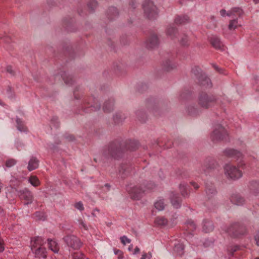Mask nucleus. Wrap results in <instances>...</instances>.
I'll list each match as a JSON object with an SVG mask.
<instances>
[{
  "instance_id": "nucleus-1",
  "label": "nucleus",
  "mask_w": 259,
  "mask_h": 259,
  "mask_svg": "<svg viewBox=\"0 0 259 259\" xmlns=\"http://www.w3.org/2000/svg\"><path fill=\"white\" fill-rule=\"evenodd\" d=\"M138 142L135 141H130L127 144L124 142H120L118 141H115L104 147L103 155L106 158L118 159L123 156L127 149L134 151L138 148Z\"/></svg>"
},
{
  "instance_id": "nucleus-2",
  "label": "nucleus",
  "mask_w": 259,
  "mask_h": 259,
  "mask_svg": "<svg viewBox=\"0 0 259 259\" xmlns=\"http://www.w3.org/2000/svg\"><path fill=\"white\" fill-rule=\"evenodd\" d=\"M217 101L218 98L215 96L203 92L199 93L197 98L198 105L204 109L215 105Z\"/></svg>"
},
{
  "instance_id": "nucleus-3",
  "label": "nucleus",
  "mask_w": 259,
  "mask_h": 259,
  "mask_svg": "<svg viewBox=\"0 0 259 259\" xmlns=\"http://www.w3.org/2000/svg\"><path fill=\"white\" fill-rule=\"evenodd\" d=\"M155 187L153 183L148 184L144 186H136L134 187L126 186V191L130 194L132 199L135 200L140 199L143 194L148 190H151Z\"/></svg>"
},
{
  "instance_id": "nucleus-4",
  "label": "nucleus",
  "mask_w": 259,
  "mask_h": 259,
  "mask_svg": "<svg viewBox=\"0 0 259 259\" xmlns=\"http://www.w3.org/2000/svg\"><path fill=\"white\" fill-rule=\"evenodd\" d=\"M191 73L198 79L201 85L206 88L211 87L212 85L210 79L205 73L202 72L201 69L199 67L195 66L193 68Z\"/></svg>"
},
{
  "instance_id": "nucleus-5",
  "label": "nucleus",
  "mask_w": 259,
  "mask_h": 259,
  "mask_svg": "<svg viewBox=\"0 0 259 259\" xmlns=\"http://www.w3.org/2000/svg\"><path fill=\"white\" fill-rule=\"evenodd\" d=\"M228 134L226 129L221 124H216L214 126L210 138L213 142L226 140Z\"/></svg>"
},
{
  "instance_id": "nucleus-6",
  "label": "nucleus",
  "mask_w": 259,
  "mask_h": 259,
  "mask_svg": "<svg viewBox=\"0 0 259 259\" xmlns=\"http://www.w3.org/2000/svg\"><path fill=\"white\" fill-rule=\"evenodd\" d=\"M143 7L144 14L149 19H154L157 17V8L152 1L146 0L143 4Z\"/></svg>"
},
{
  "instance_id": "nucleus-7",
  "label": "nucleus",
  "mask_w": 259,
  "mask_h": 259,
  "mask_svg": "<svg viewBox=\"0 0 259 259\" xmlns=\"http://www.w3.org/2000/svg\"><path fill=\"white\" fill-rule=\"evenodd\" d=\"M93 99L92 98H87L83 100L80 106L83 112L88 113L91 111H97L100 109L101 105L98 101L96 100H94L93 103H91L90 102Z\"/></svg>"
},
{
  "instance_id": "nucleus-8",
  "label": "nucleus",
  "mask_w": 259,
  "mask_h": 259,
  "mask_svg": "<svg viewBox=\"0 0 259 259\" xmlns=\"http://www.w3.org/2000/svg\"><path fill=\"white\" fill-rule=\"evenodd\" d=\"M224 170L225 174L228 177L233 180L238 179L242 176V173L239 169L230 164L225 165Z\"/></svg>"
},
{
  "instance_id": "nucleus-9",
  "label": "nucleus",
  "mask_w": 259,
  "mask_h": 259,
  "mask_svg": "<svg viewBox=\"0 0 259 259\" xmlns=\"http://www.w3.org/2000/svg\"><path fill=\"white\" fill-rule=\"evenodd\" d=\"M226 232L233 237H238L239 235L245 233L246 230L244 226L240 225L239 223H234L228 228Z\"/></svg>"
},
{
  "instance_id": "nucleus-10",
  "label": "nucleus",
  "mask_w": 259,
  "mask_h": 259,
  "mask_svg": "<svg viewBox=\"0 0 259 259\" xmlns=\"http://www.w3.org/2000/svg\"><path fill=\"white\" fill-rule=\"evenodd\" d=\"M63 239L68 246L73 250H78L81 246V242L75 236L68 235L64 237Z\"/></svg>"
},
{
  "instance_id": "nucleus-11",
  "label": "nucleus",
  "mask_w": 259,
  "mask_h": 259,
  "mask_svg": "<svg viewBox=\"0 0 259 259\" xmlns=\"http://www.w3.org/2000/svg\"><path fill=\"white\" fill-rule=\"evenodd\" d=\"M18 195L20 199H24L26 201L25 203V205L32 203L33 201V195L32 193L27 188H24L22 190H17Z\"/></svg>"
},
{
  "instance_id": "nucleus-12",
  "label": "nucleus",
  "mask_w": 259,
  "mask_h": 259,
  "mask_svg": "<svg viewBox=\"0 0 259 259\" xmlns=\"http://www.w3.org/2000/svg\"><path fill=\"white\" fill-rule=\"evenodd\" d=\"M218 165L217 162L213 158H207L206 159L204 165L202 166V170L201 172L206 174L209 170L215 168Z\"/></svg>"
},
{
  "instance_id": "nucleus-13",
  "label": "nucleus",
  "mask_w": 259,
  "mask_h": 259,
  "mask_svg": "<svg viewBox=\"0 0 259 259\" xmlns=\"http://www.w3.org/2000/svg\"><path fill=\"white\" fill-rule=\"evenodd\" d=\"M224 154L225 155L229 156L230 157H232L236 159L237 160H239L242 158V153L236 150L233 149H227L224 151ZM242 161L240 159L239 166L241 167L243 165H244V163H242Z\"/></svg>"
},
{
  "instance_id": "nucleus-14",
  "label": "nucleus",
  "mask_w": 259,
  "mask_h": 259,
  "mask_svg": "<svg viewBox=\"0 0 259 259\" xmlns=\"http://www.w3.org/2000/svg\"><path fill=\"white\" fill-rule=\"evenodd\" d=\"M131 166L127 163H122L118 168V174L121 179H125L129 175Z\"/></svg>"
},
{
  "instance_id": "nucleus-15",
  "label": "nucleus",
  "mask_w": 259,
  "mask_h": 259,
  "mask_svg": "<svg viewBox=\"0 0 259 259\" xmlns=\"http://www.w3.org/2000/svg\"><path fill=\"white\" fill-rule=\"evenodd\" d=\"M159 40L155 34H151L147 39L145 45L147 48L153 49L158 46Z\"/></svg>"
},
{
  "instance_id": "nucleus-16",
  "label": "nucleus",
  "mask_w": 259,
  "mask_h": 259,
  "mask_svg": "<svg viewBox=\"0 0 259 259\" xmlns=\"http://www.w3.org/2000/svg\"><path fill=\"white\" fill-rule=\"evenodd\" d=\"M170 199L171 203L174 208L177 209L181 207L182 200L178 194L171 192Z\"/></svg>"
},
{
  "instance_id": "nucleus-17",
  "label": "nucleus",
  "mask_w": 259,
  "mask_h": 259,
  "mask_svg": "<svg viewBox=\"0 0 259 259\" xmlns=\"http://www.w3.org/2000/svg\"><path fill=\"white\" fill-rule=\"evenodd\" d=\"M206 194L208 199L212 198L217 194V191L213 184H206Z\"/></svg>"
},
{
  "instance_id": "nucleus-18",
  "label": "nucleus",
  "mask_w": 259,
  "mask_h": 259,
  "mask_svg": "<svg viewBox=\"0 0 259 259\" xmlns=\"http://www.w3.org/2000/svg\"><path fill=\"white\" fill-rule=\"evenodd\" d=\"M211 44L215 49L219 50H224V45L221 41L220 38L217 36H212L210 39Z\"/></svg>"
},
{
  "instance_id": "nucleus-19",
  "label": "nucleus",
  "mask_w": 259,
  "mask_h": 259,
  "mask_svg": "<svg viewBox=\"0 0 259 259\" xmlns=\"http://www.w3.org/2000/svg\"><path fill=\"white\" fill-rule=\"evenodd\" d=\"M39 163V160L35 156H31L27 166L28 170L30 171L33 170L38 167Z\"/></svg>"
},
{
  "instance_id": "nucleus-20",
  "label": "nucleus",
  "mask_w": 259,
  "mask_h": 259,
  "mask_svg": "<svg viewBox=\"0 0 259 259\" xmlns=\"http://www.w3.org/2000/svg\"><path fill=\"white\" fill-rule=\"evenodd\" d=\"M214 229V226L211 221L204 220L203 222L202 230L205 233H209Z\"/></svg>"
},
{
  "instance_id": "nucleus-21",
  "label": "nucleus",
  "mask_w": 259,
  "mask_h": 259,
  "mask_svg": "<svg viewBox=\"0 0 259 259\" xmlns=\"http://www.w3.org/2000/svg\"><path fill=\"white\" fill-rule=\"evenodd\" d=\"M114 100L112 98H110L108 101L105 102L103 109L105 112H110L113 110Z\"/></svg>"
},
{
  "instance_id": "nucleus-22",
  "label": "nucleus",
  "mask_w": 259,
  "mask_h": 259,
  "mask_svg": "<svg viewBox=\"0 0 259 259\" xmlns=\"http://www.w3.org/2000/svg\"><path fill=\"white\" fill-rule=\"evenodd\" d=\"M231 202L237 205H241L244 202V199L239 194H233L230 197Z\"/></svg>"
},
{
  "instance_id": "nucleus-23",
  "label": "nucleus",
  "mask_w": 259,
  "mask_h": 259,
  "mask_svg": "<svg viewBox=\"0 0 259 259\" xmlns=\"http://www.w3.org/2000/svg\"><path fill=\"white\" fill-rule=\"evenodd\" d=\"M34 252L35 256L38 258H46L47 257L46 249L44 247L39 246L35 248Z\"/></svg>"
},
{
  "instance_id": "nucleus-24",
  "label": "nucleus",
  "mask_w": 259,
  "mask_h": 259,
  "mask_svg": "<svg viewBox=\"0 0 259 259\" xmlns=\"http://www.w3.org/2000/svg\"><path fill=\"white\" fill-rule=\"evenodd\" d=\"M176 67L177 64L169 59L165 60L163 64V69L167 71H170Z\"/></svg>"
},
{
  "instance_id": "nucleus-25",
  "label": "nucleus",
  "mask_w": 259,
  "mask_h": 259,
  "mask_svg": "<svg viewBox=\"0 0 259 259\" xmlns=\"http://www.w3.org/2000/svg\"><path fill=\"white\" fill-rule=\"evenodd\" d=\"M179 42L183 47H188L190 45L189 38L186 34H182L180 36Z\"/></svg>"
},
{
  "instance_id": "nucleus-26",
  "label": "nucleus",
  "mask_w": 259,
  "mask_h": 259,
  "mask_svg": "<svg viewBox=\"0 0 259 259\" xmlns=\"http://www.w3.org/2000/svg\"><path fill=\"white\" fill-rule=\"evenodd\" d=\"M118 15V12L115 7H110L107 11V16L109 19L113 20Z\"/></svg>"
},
{
  "instance_id": "nucleus-27",
  "label": "nucleus",
  "mask_w": 259,
  "mask_h": 259,
  "mask_svg": "<svg viewBox=\"0 0 259 259\" xmlns=\"http://www.w3.org/2000/svg\"><path fill=\"white\" fill-rule=\"evenodd\" d=\"M166 35L171 39H173L176 37L177 29L176 27L169 25L167 27L166 31Z\"/></svg>"
},
{
  "instance_id": "nucleus-28",
  "label": "nucleus",
  "mask_w": 259,
  "mask_h": 259,
  "mask_svg": "<svg viewBox=\"0 0 259 259\" xmlns=\"http://www.w3.org/2000/svg\"><path fill=\"white\" fill-rule=\"evenodd\" d=\"M189 18L187 15L178 16L175 19L177 24H185L189 22Z\"/></svg>"
},
{
  "instance_id": "nucleus-29",
  "label": "nucleus",
  "mask_w": 259,
  "mask_h": 259,
  "mask_svg": "<svg viewBox=\"0 0 259 259\" xmlns=\"http://www.w3.org/2000/svg\"><path fill=\"white\" fill-rule=\"evenodd\" d=\"M44 242V239L41 237H36L33 240L31 241V249L37 248V246H41Z\"/></svg>"
},
{
  "instance_id": "nucleus-30",
  "label": "nucleus",
  "mask_w": 259,
  "mask_h": 259,
  "mask_svg": "<svg viewBox=\"0 0 259 259\" xmlns=\"http://www.w3.org/2000/svg\"><path fill=\"white\" fill-rule=\"evenodd\" d=\"M49 248L54 253H58L59 250V246L58 243L54 240L48 239Z\"/></svg>"
},
{
  "instance_id": "nucleus-31",
  "label": "nucleus",
  "mask_w": 259,
  "mask_h": 259,
  "mask_svg": "<svg viewBox=\"0 0 259 259\" xmlns=\"http://www.w3.org/2000/svg\"><path fill=\"white\" fill-rule=\"evenodd\" d=\"M187 111L188 114L191 116H196L201 112L200 109L194 105L189 106L187 108Z\"/></svg>"
},
{
  "instance_id": "nucleus-32",
  "label": "nucleus",
  "mask_w": 259,
  "mask_h": 259,
  "mask_svg": "<svg viewBox=\"0 0 259 259\" xmlns=\"http://www.w3.org/2000/svg\"><path fill=\"white\" fill-rule=\"evenodd\" d=\"M60 76L64 81L66 84L70 85L74 82L73 77L70 75H67L66 72H63Z\"/></svg>"
},
{
  "instance_id": "nucleus-33",
  "label": "nucleus",
  "mask_w": 259,
  "mask_h": 259,
  "mask_svg": "<svg viewBox=\"0 0 259 259\" xmlns=\"http://www.w3.org/2000/svg\"><path fill=\"white\" fill-rule=\"evenodd\" d=\"M17 123V128L18 131L21 132H26L27 131V128L24 124L23 121L20 118H17L16 119Z\"/></svg>"
},
{
  "instance_id": "nucleus-34",
  "label": "nucleus",
  "mask_w": 259,
  "mask_h": 259,
  "mask_svg": "<svg viewBox=\"0 0 259 259\" xmlns=\"http://www.w3.org/2000/svg\"><path fill=\"white\" fill-rule=\"evenodd\" d=\"M125 118L124 114L121 113H117L114 115L113 120L115 124H119L124 120Z\"/></svg>"
},
{
  "instance_id": "nucleus-35",
  "label": "nucleus",
  "mask_w": 259,
  "mask_h": 259,
  "mask_svg": "<svg viewBox=\"0 0 259 259\" xmlns=\"http://www.w3.org/2000/svg\"><path fill=\"white\" fill-rule=\"evenodd\" d=\"M155 224L158 226H165L167 223V220L162 217H158L155 218L154 221Z\"/></svg>"
},
{
  "instance_id": "nucleus-36",
  "label": "nucleus",
  "mask_w": 259,
  "mask_h": 259,
  "mask_svg": "<svg viewBox=\"0 0 259 259\" xmlns=\"http://www.w3.org/2000/svg\"><path fill=\"white\" fill-rule=\"evenodd\" d=\"M154 206L156 209L159 211L163 210L165 207L164 200L159 199L154 203Z\"/></svg>"
},
{
  "instance_id": "nucleus-37",
  "label": "nucleus",
  "mask_w": 259,
  "mask_h": 259,
  "mask_svg": "<svg viewBox=\"0 0 259 259\" xmlns=\"http://www.w3.org/2000/svg\"><path fill=\"white\" fill-rule=\"evenodd\" d=\"M136 114L138 119L141 122H145L146 115L145 113L142 110H139L136 111Z\"/></svg>"
},
{
  "instance_id": "nucleus-38",
  "label": "nucleus",
  "mask_w": 259,
  "mask_h": 259,
  "mask_svg": "<svg viewBox=\"0 0 259 259\" xmlns=\"http://www.w3.org/2000/svg\"><path fill=\"white\" fill-rule=\"evenodd\" d=\"M187 229L189 233H191V232H193L196 228V226L194 222L192 220H189L187 222Z\"/></svg>"
},
{
  "instance_id": "nucleus-39",
  "label": "nucleus",
  "mask_w": 259,
  "mask_h": 259,
  "mask_svg": "<svg viewBox=\"0 0 259 259\" xmlns=\"http://www.w3.org/2000/svg\"><path fill=\"white\" fill-rule=\"evenodd\" d=\"M187 185L185 183H181L179 185V189L181 191V194L184 197L188 196V193L187 192Z\"/></svg>"
},
{
  "instance_id": "nucleus-40",
  "label": "nucleus",
  "mask_w": 259,
  "mask_h": 259,
  "mask_svg": "<svg viewBox=\"0 0 259 259\" xmlns=\"http://www.w3.org/2000/svg\"><path fill=\"white\" fill-rule=\"evenodd\" d=\"M184 249V246L182 243H179L175 244L174 250L176 251L179 255L183 254V250Z\"/></svg>"
},
{
  "instance_id": "nucleus-41",
  "label": "nucleus",
  "mask_w": 259,
  "mask_h": 259,
  "mask_svg": "<svg viewBox=\"0 0 259 259\" xmlns=\"http://www.w3.org/2000/svg\"><path fill=\"white\" fill-rule=\"evenodd\" d=\"M238 26L237 19H234L231 20L228 25V29L230 30L235 29Z\"/></svg>"
},
{
  "instance_id": "nucleus-42",
  "label": "nucleus",
  "mask_w": 259,
  "mask_h": 259,
  "mask_svg": "<svg viewBox=\"0 0 259 259\" xmlns=\"http://www.w3.org/2000/svg\"><path fill=\"white\" fill-rule=\"evenodd\" d=\"M28 181L34 187L38 186L40 184V182L36 176H31Z\"/></svg>"
},
{
  "instance_id": "nucleus-43",
  "label": "nucleus",
  "mask_w": 259,
  "mask_h": 259,
  "mask_svg": "<svg viewBox=\"0 0 259 259\" xmlns=\"http://www.w3.org/2000/svg\"><path fill=\"white\" fill-rule=\"evenodd\" d=\"M17 163V161L14 159H9L6 161V167L10 168L15 165Z\"/></svg>"
},
{
  "instance_id": "nucleus-44",
  "label": "nucleus",
  "mask_w": 259,
  "mask_h": 259,
  "mask_svg": "<svg viewBox=\"0 0 259 259\" xmlns=\"http://www.w3.org/2000/svg\"><path fill=\"white\" fill-rule=\"evenodd\" d=\"M97 6V3L95 0H90L88 4V7L91 11H94Z\"/></svg>"
},
{
  "instance_id": "nucleus-45",
  "label": "nucleus",
  "mask_w": 259,
  "mask_h": 259,
  "mask_svg": "<svg viewBox=\"0 0 259 259\" xmlns=\"http://www.w3.org/2000/svg\"><path fill=\"white\" fill-rule=\"evenodd\" d=\"M231 11L234 15L236 14L239 17H240L242 14V11L239 8H234L231 9Z\"/></svg>"
},
{
  "instance_id": "nucleus-46",
  "label": "nucleus",
  "mask_w": 259,
  "mask_h": 259,
  "mask_svg": "<svg viewBox=\"0 0 259 259\" xmlns=\"http://www.w3.org/2000/svg\"><path fill=\"white\" fill-rule=\"evenodd\" d=\"M74 207L80 211H82L84 210L83 205L81 201L76 203L74 204Z\"/></svg>"
},
{
  "instance_id": "nucleus-47",
  "label": "nucleus",
  "mask_w": 259,
  "mask_h": 259,
  "mask_svg": "<svg viewBox=\"0 0 259 259\" xmlns=\"http://www.w3.org/2000/svg\"><path fill=\"white\" fill-rule=\"evenodd\" d=\"M120 240L121 243L124 245H125L126 243H130L131 241V240L130 239L127 238V237L125 236H123L121 237Z\"/></svg>"
},
{
  "instance_id": "nucleus-48",
  "label": "nucleus",
  "mask_w": 259,
  "mask_h": 259,
  "mask_svg": "<svg viewBox=\"0 0 259 259\" xmlns=\"http://www.w3.org/2000/svg\"><path fill=\"white\" fill-rule=\"evenodd\" d=\"M191 95L190 92L188 91H186L184 92H183L181 94V97L182 99H187Z\"/></svg>"
},
{
  "instance_id": "nucleus-49",
  "label": "nucleus",
  "mask_w": 259,
  "mask_h": 259,
  "mask_svg": "<svg viewBox=\"0 0 259 259\" xmlns=\"http://www.w3.org/2000/svg\"><path fill=\"white\" fill-rule=\"evenodd\" d=\"M51 123L53 124V125L56 127H58L59 125V123L58 121V118L56 117H54L51 120Z\"/></svg>"
},
{
  "instance_id": "nucleus-50",
  "label": "nucleus",
  "mask_w": 259,
  "mask_h": 259,
  "mask_svg": "<svg viewBox=\"0 0 259 259\" xmlns=\"http://www.w3.org/2000/svg\"><path fill=\"white\" fill-rule=\"evenodd\" d=\"M6 71L8 73H10L11 75H15V71L13 69L12 67L11 66H7L6 67Z\"/></svg>"
},
{
  "instance_id": "nucleus-51",
  "label": "nucleus",
  "mask_w": 259,
  "mask_h": 259,
  "mask_svg": "<svg viewBox=\"0 0 259 259\" xmlns=\"http://www.w3.org/2000/svg\"><path fill=\"white\" fill-rule=\"evenodd\" d=\"M35 215L36 217H37L38 218V220H40L42 221L45 220V218L44 217V214L42 213H41L40 212H36L35 213Z\"/></svg>"
},
{
  "instance_id": "nucleus-52",
  "label": "nucleus",
  "mask_w": 259,
  "mask_h": 259,
  "mask_svg": "<svg viewBox=\"0 0 259 259\" xmlns=\"http://www.w3.org/2000/svg\"><path fill=\"white\" fill-rule=\"evenodd\" d=\"M152 257V254L151 252L148 253H144L142 254L141 259H150Z\"/></svg>"
},
{
  "instance_id": "nucleus-53",
  "label": "nucleus",
  "mask_w": 259,
  "mask_h": 259,
  "mask_svg": "<svg viewBox=\"0 0 259 259\" xmlns=\"http://www.w3.org/2000/svg\"><path fill=\"white\" fill-rule=\"evenodd\" d=\"M250 189L253 190V188L256 187L257 189H259V183L257 182H252L250 184Z\"/></svg>"
},
{
  "instance_id": "nucleus-54",
  "label": "nucleus",
  "mask_w": 259,
  "mask_h": 259,
  "mask_svg": "<svg viewBox=\"0 0 259 259\" xmlns=\"http://www.w3.org/2000/svg\"><path fill=\"white\" fill-rule=\"evenodd\" d=\"M213 67L220 73L225 74V73L224 72V70L222 68H219L217 65L213 64Z\"/></svg>"
},
{
  "instance_id": "nucleus-55",
  "label": "nucleus",
  "mask_w": 259,
  "mask_h": 259,
  "mask_svg": "<svg viewBox=\"0 0 259 259\" xmlns=\"http://www.w3.org/2000/svg\"><path fill=\"white\" fill-rule=\"evenodd\" d=\"M4 241L0 238V252H2L4 250Z\"/></svg>"
},
{
  "instance_id": "nucleus-56",
  "label": "nucleus",
  "mask_w": 259,
  "mask_h": 259,
  "mask_svg": "<svg viewBox=\"0 0 259 259\" xmlns=\"http://www.w3.org/2000/svg\"><path fill=\"white\" fill-rule=\"evenodd\" d=\"M239 249V247L237 246H235L232 247L230 249V252L231 254H233L234 252L237 251Z\"/></svg>"
},
{
  "instance_id": "nucleus-57",
  "label": "nucleus",
  "mask_w": 259,
  "mask_h": 259,
  "mask_svg": "<svg viewBox=\"0 0 259 259\" xmlns=\"http://www.w3.org/2000/svg\"><path fill=\"white\" fill-rule=\"evenodd\" d=\"M16 147L19 149V147L24 146V144L21 141H17L16 143Z\"/></svg>"
},
{
  "instance_id": "nucleus-58",
  "label": "nucleus",
  "mask_w": 259,
  "mask_h": 259,
  "mask_svg": "<svg viewBox=\"0 0 259 259\" xmlns=\"http://www.w3.org/2000/svg\"><path fill=\"white\" fill-rule=\"evenodd\" d=\"M254 240L256 242V245L259 246V234H256L254 236Z\"/></svg>"
},
{
  "instance_id": "nucleus-59",
  "label": "nucleus",
  "mask_w": 259,
  "mask_h": 259,
  "mask_svg": "<svg viewBox=\"0 0 259 259\" xmlns=\"http://www.w3.org/2000/svg\"><path fill=\"white\" fill-rule=\"evenodd\" d=\"M130 7L134 9L136 8V2L134 0H132L131 3L130 4Z\"/></svg>"
},
{
  "instance_id": "nucleus-60",
  "label": "nucleus",
  "mask_w": 259,
  "mask_h": 259,
  "mask_svg": "<svg viewBox=\"0 0 259 259\" xmlns=\"http://www.w3.org/2000/svg\"><path fill=\"white\" fill-rule=\"evenodd\" d=\"M191 184L194 187V188L195 189H197L199 188V186L198 185V184L196 183L195 182H191Z\"/></svg>"
},
{
  "instance_id": "nucleus-61",
  "label": "nucleus",
  "mask_w": 259,
  "mask_h": 259,
  "mask_svg": "<svg viewBox=\"0 0 259 259\" xmlns=\"http://www.w3.org/2000/svg\"><path fill=\"white\" fill-rule=\"evenodd\" d=\"M111 186L109 184H106L104 185V188L106 189L105 191H109L110 189Z\"/></svg>"
},
{
  "instance_id": "nucleus-62",
  "label": "nucleus",
  "mask_w": 259,
  "mask_h": 259,
  "mask_svg": "<svg viewBox=\"0 0 259 259\" xmlns=\"http://www.w3.org/2000/svg\"><path fill=\"white\" fill-rule=\"evenodd\" d=\"M220 14L222 16L224 17L226 14V11L224 9H222L220 11Z\"/></svg>"
},
{
  "instance_id": "nucleus-63",
  "label": "nucleus",
  "mask_w": 259,
  "mask_h": 259,
  "mask_svg": "<svg viewBox=\"0 0 259 259\" xmlns=\"http://www.w3.org/2000/svg\"><path fill=\"white\" fill-rule=\"evenodd\" d=\"M139 252H140V248L137 246L135 248V250H134V252H133V254H136L138 253Z\"/></svg>"
},
{
  "instance_id": "nucleus-64",
  "label": "nucleus",
  "mask_w": 259,
  "mask_h": 259,
  "mask_svg": "<svg viewBox=\"0 0 259 259\" xmlns=\"http://www.w3.org/2000/svg\"><path fill=\"white\" fill-rule=\"evenodd\" d=\"M226 15L228 16H229V17H231V16H234V14L233 13L232 11L231 10L230 11H229L228 13H226Z\"/></svg>"
}]
</instances>
